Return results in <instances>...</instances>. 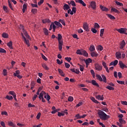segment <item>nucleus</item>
Here are the masks:
<instances>
[{
	"label": "nucleus",
	"mask_w": 127,
	"mask_h": 127,
	"mask_svg": "<svg viewBox=\"0 0 127 127\" xmlns=\"http://www.w3.org/2000/svg\"><path fill=\"white\" fill-rule=\"evenodd\" d=\"M98 115L99 116L100 118L102 121H107L108 119H110L111 117L109 115H106V113L104 112V111L102 110H99L98 112Z\"/></svg>",
	"instance_id": "obj_1"
},
{
	"label": "nucleus",
	"mask_w": 127,
	"mask_h": 127,
	"mask_svg": "<svg viewBox=\"0 0 127 127\" xmlns=\"http://www.w3.org/2000/svg\"><path fill=\"white\" fill-rule=\"evenodd\" d=\"M95 68L97 71H102L103 70V66L100 65L99 64H95Z\"/></svg>",
	"instance_id": "obj_2"
},
{
	"label": "nucleus",
	"mask_w": 127,
	"mask_h": 127,
	"mask_svg": "<svg viewBox=\"0 0 127 127\" xmlns=\"http://www.w3.org/2000/svg\"><path fill=\"white\" fill-rule=\"evenodd\" d=\"M21 29L23 31V33L24 34L25 36L27 37V38H29V35H28V34L27 33V32L24 30V27L22 26V25H20Z\"/></svg>",
	"instance_id": "obj_3"
},
{
	"label": "nucleus",
	"mask_w": 127,
	"mask_h": 127,
	"mask_svg": "<svg viewBox=\"0 0 127 127\" xmlns=\"http://www.w3.org/2000/svg\"><path fill=\"white\" fill-rule=\"evenodd\" d=\"M117 31L119 32L120 33L123 34L127 31V29L124 28H121L120 29H117Z\"/></svg>",
	"instance_id": "obj_4"
},
{
	"label": "nucleus",
	"mask_w": 127,
	"mask_h": 127,
	"mask_svg": "<svg viewBox=\"0 0 127 127\" xmlns=\"http://www.w3.org/2000/svg\"><path fill=\"white\" fill-rule=\"evenodd\" d=\"M119 64L120 67V68H121V69H124L125 68H127V65L124 64L123 62H122V61H119Z\"/></svg>",
	"instance_id": "obj_5"
},
{
	"label": "nucleus",
	"mask_w": 127,
	"mask_h": 127,
	"mask_svg": "<svg viewBox=\"0 0 127 127\" xmlns=\"http://www.w3.org/2000/svg\"><path fill=\"white\" fill-rule=\"evenodd\" d=\"M102 65L104 68H105V69L106 70V71L107 72V73H110V70H109V68L108 67V66H107V64L105 62H103Z\"/></svg>",
	"instance_id": "obj_6"
},
{
	"label": "nucleus",
	"mask_w": 127,
	"mask_h": 127,
	"mask_svg": "<svg viewBox=\"0 0 127 127\" xmlns=\"http://www.w3.org/2000/svg\"><path fill=\"white\" fill-rule=\"evenodd\" d=\"M118 63H119V61H118V60H116L114 62H111L109 66H116L118 65Z\"/></svg>",
	"instance_id": "obj_7"
},
{
	"label": "nucleus",
	"mask_w": 127,
	"mask_h": 127,
	"mask_svg": "<svg viewBox=\"0 0 127 127\" xmlns=\"http://www.w3.org/2000/svg\"><path fill=\"white\" fill-rule=\"evenodd\" d=\"M115 56L117 59H121L122 58V54L120 52H117Z\"/></svg>",
	"instance_id": "obj_8"
},
{
	"label": "nucleus",
	"mask_w": 127,
	"mask_h": 127,
	"mask_svg": "<svg viewBox=\"0 0 127 127\" xmlns=\"http://www.w3.org/2000/svg\"><path fill=\"white\" fill-rule=\"evenodd\" d=\"M83 27L85 31H89V25L87 23H85L83 24Z\"/></svg>",
	"instance_id": "obj_9"
},
{
	"label": "nucleus",
	"mask_w": 127,
	"mask_h": 127,
	"mask_svg": "<svg viewBox=\"0 0 127 127\" xmlns=\"http://www.w3.org/2000/svg\"><path fill=\"white\" fill-rule=\"evenodd\" d=\"M44 95H46V92L44 91H42L39 95V99L41 100V98H43V96H44Z\"/></svg>",
	"instance_id": "obj_10"
},
{
	"label": "nucleus",
	"mask_w": 127,
	"mask_h": 127,
	"mask_svg": "<svg viewBox=\"0 0 127 127\" xmlns=\"http://www.w3.org/2000/svg\"><path fill=\"white\" fill-rule=\"evenodd\" d=\"M125 46H126V42L123 40L120 44V49H123Z\"/></svg>",
	"instance_id": "obj_11"
},
{
	"label": "nucleus",
	"mask_w": 127,
	"mask_h": 127,
	"mask_svg": "<svg viewBox=\"0 0 127 127\" xmlns=\"http://www.w3.org/2000/svg\"><path fill=\"white\" fill-rule=\"evenodd\" d=\"M100 8L102 11H109V9L108 8H107L102 5L100 6Z\"/></svg>",
	"instance_id": "obj_12"
},
{
	"label": "nucleus",
	"mask_w": 127,
	"mask_h": 127,
	"mask_svg": "<svg viewBox=\"0 0 127 127\" xmlns=\"http://www.w3.org/2000/svg\"><path fill=\"white\" fill-rule=\"evenodd\" d=\"M75 1L76 2H78L79 3H80L83 6H86V3L84 1H83V0H75Z\"/></svg>",
	"instance_id": "obj_13"
},
{
	"label": "nucleus",
	"mask_w": 127,
	"mask_h": 127,
	"mask_svg": "<svg viewBox=\"0 0 127 127\" xmlns=\"http://www.w3.org/2000/svg\"><path fill=\"white\" fill-rule=\"evenodd\" d=\"M90 5L93 9H96V2L92 1L90 3Z\"/></svg>",
	"instance_id": "obj_14"
},
{
	"label": "nucleus",
	"mask_w": 127,
	"mask_h": 127,
	"mask_svg": "<svg viewBox=\"0 0 127 127\" xmlns=\"http://www.w3.org/2000/svg\"><path fill=\"white\" fill-rule=\"evenodd\" d=\"M90 54L92 57H97V56H99V54L97 53L96 52H92Z\"/></svg>",
	"instance_id": "obj_15"
},
{
	"label": "nucleus",
	"mask_w": 127,
	"mask_h": 127,
	"mask_svg": "<svg viewBox=\"0 0 127 127\" xmlns=\"http://www.w3.org/2000/svg\"><path fill=\"white\" fill-rule=\"evenodd\" d=\"M62 45H63V41L59 42V49L60 51H62Z\"/></svg>",
	"instance_id": "obj_16"
},
{
	"label": "nucleus",
	"mask_w": 127,
	"mask_h": 127,
	"mask_svg": "<svg viewBox=\"0 0 127 127\" xmlns=\"http://www.w3.org/2000/svg\"><path fill=\"white\" fill-rule=\"evenodd\" d=\"M70 8V6L67 4H64L63 6V9L64 10H68Z\"/></svg>",
	"instance_id": "obj_17"
},
{
	"label": "nucleus",
	"mask_w": 127,
	"mask_h": 127,
	"mask_svg": "<svg viewBox=\"0 0 127 127\" xmlns=\"http://www.w3.org/2000/svg\"><path fill=\"white\" fill-rule=\"evenodd\" d=\"M58 71H59V73L60 74V75L61 76H62L63 77H64L65 76V74H64V73L63 72V70H62L60 68H59L58 69Z\"/></svg>",
	"instance_id": "obj_18"
},
{
	"label": "nucleus",
	"mask_w": 127,
	"mask_h": 127,
	"mask_svg": "<svg viewBox=\"0 0 127 127\" xmlns=\"http://www.w3.org/2000/svg\"><path fill=\"white\" fill-rule=\"evenodd\" d=\"M91 83L93 86H96V87H98L99 88V84L96 82V80H92L91 81Z\"/></svg>",
	"instance_id": "obj_19"
},
{
	"label": "nucleus",
	"mask_w": 127,
	"mask_h": 127,
	"mask_svg": "<svg viewBox=\"0 0 127 127\" xmlns=\"http://www.w3.org/2000/svg\"><path fill=\"white\" fill-rule=\"evenodd\" d=\"M96 98L97 100H100V101H103L104 100V96H103V95H97Z\"/></svg>",
	"instance_id": "obj_20"
},
{
	"label": "nucleus",
	"mask_w": 127,
	"mask_h": 127,
	"mask_svg": "<svg viewBox=\"0 0 127 127\" xmlns=\"http://www.w3.org/2000/svg\"><path fill=\"white\" fill-rule=\"evenodd\" d=\"M85 62L86 65H89V64H90V63H92V59H91L90 58H88V59H87L85 61Z\"/></svg>",
	"instance_id": "obj_21"
},
{
	"label": "nucleus",
	"mask_w": 127,
	"mask_h": 127,
	"mask_svg": "<svg viewBox=\"0 0 127 127\" xmlns=\"http://www.w3.org/2000/svg\"><path fill=\"white\" fill-rule=\"evenodd\" d=\"M44 98L45 99H46L47 101H49L51 99L50 95L48 94H46L44 96Z\"/></svg>",
	"instance_id": "obj_22"
},
{
	"label": "nucleus",
	"mask_w": 127,
	"mask_h": 127,
	"mask_svg": "<svg viewBox=\"0 0 127 127\" xmlns=\"http://www.w3.org/2000/svg\"><path fill=\"white\" fill-rule=\"evenodd\" d=\"M81 55H83V56H85V57H88V53L86 52V51L82 50V53L81 54Z\"/></svg>",
	"instance_id": "obj_23"
},
{
	"label": "nucleus",
	"mask_w": 127,
	"mask_h": 127,
	"mask_svg": "<svg viewBox=\"0 0 127 127\" xmlns=\"http://www.w3.org/2000/svg\"><path fill=\"white\" fill-rule=\"evenodd\" d=\"M106 15H107V16H108V17L110 19H113V20L116 19V18L115 17V16H113L112 14H107Z\"/></svg>",
	"instance_id": "obj_24"
},
{
	"label": "nucleus",
	"mask_w": 127,
	"mask_h": 127,
	"mask_svg": "<svg viewBox=\"0 0 127 127\" xmlns=\"http://www.w3.org/2000/svg\"><path fill=\"white\" fill-rule=\"evenodd\" d=\"M63 37H62V35H61V34H58V40L59 41V42H62V41H61V39H62Z\"/></svg>",
	"instance_id": "obj_25"
},
{
	"label": "nucleus",
	"mask_w": 127,
	"mask_h": 127,
	"mask_svg": "<svg viewBox=\"0 0 127 127\" xmlns=\"http://www.w3.org/2000/svg\"><path fill=\"white\" fill-rule=\"evenodd\" d=\"M7 45L10 49H12V42L10 41L9 42L7 43Z\"/></svg>",
	"instance_id": "obj_26"
},
{
	"label": "nucleus",
	"mask_w": 127,
	"mask_h": 127,
	"mask_svg": "<svg viewBox=\"0 0 127 127\" xmlns=\"http://www.w3.org/2000/svg\"><path fill=\"white\" fill-rule=\"evenodd\" d=\"M2 37L3 38H8V34H7L6 33H3L2 34Z\"/></svg>",
	"instance_id": "obj_27"
},
{
	"label": "nucleus",
	"mask_w": 127,
	"mask_h": 127,
	"mask_svg": "<svg viewBox=\"0 0 127 127\" xmlns=\"http://www.w3.org/2000/svg\"><path fill=\"white\" fill-rule=\"evenodd\" d=\"M111 11H114V12H116V13H119L120 11L119 10L115 8H111Z\"/></svg>",
	"instance_id": "obj_28"
},
{
	"label": "nucleus",
	"mask_w": 127,
	"mask_h": 127,
	"mask_svg": "<svg viewBox=\"0 0 127 127\" xmlns=\"http://www.w3.org/2000/svg\"><path fill=\"white\" fill-rule=\"evenodd\" d=\"M78 66H79V69L80 71H81V72H83V71H84V66L80 64H78Z\"/></svg>",
	"instance_id": "obj_29"
},
{
	"label": "nucleus",
	"mask_w": 127,
	"mask_h": 127,
	"mask_svg": "<svg viewBox=\"0 0 127 127\" xmlns=\"http://www.w3.org/2000/svg\"><path fill=\"white\" fill-rule=\"evenodd\" d=\"M115 2L117 4V5H119V6H123V5H124V4H123V3H121L117 0H115Z\"/></svg>",
	"instance_id": "obj_30"
},
{
	"label": "nucleus",
	"mask_w": 127,
	"mask_h": 127,
	"mask_svg": "<svg viewBox=\"0 0 127 127\" xmlns=\"http://www.w3.org/2000/svg\"><path fill=\"white\" fill-rule=\"evenodd\" d=\"M119 122L122 125H125L126 124V121L122 118L119 119Z\"/></svg>",
	"instance_id": "obj_31"
},
{
	"label": "nucleus",
	"mask_w": 127,
	"mask_h": 127,
	"mask_svg": "<svg viewBox=\"0 0 127 127\" xmlns=\"http://www.w3.org/2000/svg\"><path fill=\"white\" fill-rule=\"evenodd\" d=\"M8 126H9V127H15V124H13V123H12V122H8Z\"/></svg>",
	"instance_id": "obj_32"
},
{
	"label": "nucleus",
	"mask_w": 127,
	"mask_h": 127,
	"mask_svg": "<svg viewBox=\"0 0 127 127\" xmlns=\"http://www.w3.org/2000/svg\"><path fill=\"white\" fill-rule=\"evenodd\" d=\"M96 77H97L98 80H100V82H103V78H102V76H101V75L97 74L96 75Z\"/></svg>",
	"instance_id": "obj_33"
},
{
	"label": "nucleus",
	"mask_w": 127,
	"mask_h": 127,
	"mask_svg": "<svg viewBox=\"0 0 127 127\" xmlns=\"http://www.w3.org/2000/svg\"><path fill=\"white\" fill-rule=\"evenodd\" d=\"M27 8V6L26 5V4H24L23 5V9H22V11L23 13L25 12V10Z\"/></svg>",
	"instance_id": "obj_34"
},
{
	"label": "nucleus",
	"mask_w": 127,
	"mask_h": 127,
	"mask_svg": "<svg viewBox=\"0 0 127 127\" xmlns=\"http://www.w3.org/2000/svg\"><path fill=\"white\" fill-rule=\"evenodd\" d=\"M89 50L90 51H91V52H93V51H95V46H91L90 47V48H89Z\"/></svg>",
	"instance_id": "obj_35"
},
{
	"label": "nucleus",
	"mask_w": 127,
	"mask_h": 127,
	"mask_svg": "<svg viewBox=\"0 0 127 127\" xmlns=\"http://www.w3.org/2000/svg\"><path fill=\"white\" fill-rule=\"evenodd\" d=\"M91 101H93L94 102V103H96V104H99V101H98L97 100H96V99H95L94 98V97H92L91 98Z\"/></svg>",
	"instance_id": "obj_36"
},
{
	"label": "nucleus",
	"mask_w": 127,
	"mask_h": 127,
	"mask_svg": "<svg viewBox=\"0 0 127 127\" xmlns=\"http://www.w3.org/2000/svg\"><path fill=\"white\" fill-rule=\"evenodd\" d=\"M5 99H7V100H9V101H11L12 99H13V97L11 96L7 95L5 97Z\"/></svg>",
	"instance_id": "obj_37"
},
{
	"label": "nucleus",
	"mask_w": 127,
	"mask_h": 127,
	"mask_svg": "<svg viewBox=\"0 0 127 127\" xmlns=\"http://www.w3.org/2000/svg\"><path fill=\"white\" fill-rule=\"evenodd\" d=\"M42 66L43 67H44L45 70H49V68H48V67H47V65H46V64H42Z\"/></svg>",
	"instance_id": "obj_38"
},
{
	"label": "nucleus",
	"mask_w": 127,
	"mask_h": 127,
	"mask_svg": "<svg viewBox=\"0 0 127 127\" xmlns=\"http://www.w3.org/2000/svg\"><path fill=\"white\" fill-rule=\"evenodd\" d=\"M44 33H45V35H48L49 34V32L48 30L46 28L44 29Z\"/></svg>",
	"instance_id": "obj_39"
},
{
	"label": "nucleus",
	"mask_w": 127,
	"mask_h": 127,
	"mask_svg": "<svg viewBox=\"0 0 127 127\" xmlns=\"http://www.w3.org/2000/svg\"><path fill=\"white\" fill-rule=\"evenodd\" d=\"M83 52V50H77L76 51V54H78L79 55H82V53Z\"/></svg>",
	"instance_id": "obj_40"
},
{
	"label": "nucleus",
	"mask_w": 127,
	"mask_h": 127,
	"mask_svg": "<svg viewBox=\"0 0 127 127\" xmlns=\"http://www.w3.org/2000/svg\"><path fill=\"white\" fill-rule=\"evenodd\" d=\"M24 41L28 46H29V40H27L26 38H24Z\"/></svg>",
	"instance_id": "obj_41"
},
{
	"label": "nucleus",
	"mask_w": 127,
	"mask_h": 127,
	"mask_svg": "<svg viewBox=\"0 0 127 127\" xmlns=\"http://www.w3.org/2000/svg\"><path fill=\"white\" fill-rule=\"evenodd\" d=\"M106 89H108V90H112V91H114V90H115V88L111 86H107L106 87Z\"/></svg>",
	"instance_id": "obj_42"
},
{
	"label": "nucleus",
	"mask_w": 127,
	"mask_h": 127,
	"mask_svg": "<svg viewBox=\"0 0 127 127\" xmlns=\"http://www.w3.org/2000/svg\"><path fill=\"white\" fill-rule=\"evenodd\" d=\"M8 3L10 9L13 10V8L12 7V5H11V3H10V1L9 0H8Z\"/></svg>",
	"instance_id": "obj_43"
},
{
	"label": "nucleus",
	"mask_w": 127,
	"mask_h": 127,
	"mask_svg": "<svg viewBox=\"0 0 127 127\" xmlns=\"http://www.w3.org/2000/svg\"><path fill=\"white\" fill-rule=\"evenodd\" d=\"M102 77L103 79V82H104V83H107V78L106 77V76H105V75L102 74Z\"/></svg>",
	"instance_id": "obj_44"
},
{
	"label": "nucleus",
	"mask_w": 127,
	"mask_h": 127,
	"mask_svg": "<svg viewBox=\"0 0 127 127\" xmlns=\"http://www.w3.org/2000/svg\"><path fill=\"white\" fill-rule=\"evenodd\" d=\"M3 9L4 10V11H5V12H8V9L7 8V6H3Z\"/></svg>",
	"instance_id": "obj_45"
},
{
	"label": "nucleus",
	"mask_w": 127,
	"mask_h": 127,
	"mask_svg": "<svg viewBox=\"0 0 127 127\" xmlns=\"http://www.w3.org/2000/svg\"><path fill=\"white\" fill-rule=\"evenodd\" d=\"M103 49V46H102L101 45H99L97 47V50H100V51H102Z\"/></svg>",
	"instance_id": "obj_46"
},
{
	"label": "nucleus",
	"mask_w": 127,
	"mask_h": 127,
	"mask_svg": "<svg viewBox=\"0 0 127 127\" xmlns=\"http://www.w3.org/2000/svg\"><path fill=\"white\" fill-rule=\"evenodd\" d=\"M31 11H32V13H33L34 14H35V13H36L37 12V9L33 8V9H32Z\"/></svg>",
	"instance_id": "obj_47"
},
{
	"label": "nucleus",
	"mask_w": 127,
	"mask_h": 127,
	"mask_svg": "<svg viewBox=\"0 0 127 127\" xmlns=\"http://www.w3.org/2000/svg\"><path fill=\"white\" fill-rule=\"evenodd\" d=\"M70 4H71L72 6H76V3L74 0L70 1Z\"/></svg>",
	"instance_id": "obj_48"
},
{
	"label": "nucleus",
	"mask_w": 127,
	"mask_h": 127,
	"mask_svg": "<svg viewBox=\"0 0 127 127\" xmlns=\"http://www.w3.org/2000/svg\"><path fill=\"white\" fill-rule=\"evenodd\" d=\"M59 21V22H61L63 25H66V24L65 23V21H64V20L60 19Z\"/></svg>",
	"instance_id": "obj_49"
},
{
	"label": "nucleus",
	"mask_w": 127,
	"mask_h": 127,
	"mask_svg": "<svg viewBox=\"0 0 127 127\" xmlns=\"http://www.w3.org/2000/svg\"><path fill=\"white\" fill-rule=\"evenodd\" d=\"M67 13H70V14H71V15H73V14H74V12L71 11V9H70V8L67 10Z\"/></svg>",
	"instance_id": "obj_50"
},
{
	"label": "nucleus",
	"mask_w": 127,
	"mask_h": 127,
	"mask_svg": "<svg viewBox=\"0 0 127 127\" xmlns=\"http://www.w3.org/2000/svg\"><path fill=\"white\" fill-rule=\"evenodd\" d=\"M0 53H6V51H5V50L0 48Z\"/></svg>",
	"instance_id": "obj_51"
},
{
	"label": "nucleus",
	"mask_w": 127,
	"mask_h": 127,
	"mask_svg": "<svg viewBox=\"0 0 127 127\" xmlns=\"http://www.w3.org/2000/svg\"><path fill=\"white\" fill-rule=\"evenodd\" d=\"M73 13H75L77 11V8L76 7H72V11Z\"/></svg>",
	"instance_id": "obj_52"
},
{
	"label": "nucleus",
	"mask_w": 127,
	"mask_h": 127,
	"mask_svg": "<svg viewBox=\"0 0 127 127\" xmlns=\"http://www.w3.org/2000/svg\"><path fill=\"white\" fill-rule=\"evenodd\" d=\"M94 28H100V25L98 23H95Z\"/></svg>",
	"instance_id": "obj_53"
},
{
	"label": "nucleus",
	"mask_w": 127,
	"mask_h": 127,
	"mask_svg": "<svg viewBox=\"0 0 127 127\" xmlns=\"http://www.w3.org/2000/svg\"><path fill=\"white\" fill-rule=\"evenodd\" d=\"M117 83L118 84H121V85H125V81L117 80Z\"/></svg>",
	"instance_id": "obj_54"
},
{
	"label": "nucleus",
	"mask_w": 127,
	"mask_h": 127,
	"mask_svg": "<svg viewBox=\"0 0 127 127\" xmlns=\"http://www.w3.org/2000/svg\"><path fill=\"white\" fill-rule=\"evenodd\" d=\"M31 90H33V88H34L35 83H34V82H32L31 83Z\"/></svg>",
	"instance_id": "obj_55"
},
{
	"label": "nucleus",
	"mask_w": 127,
	"mask_h": 127,
	"mask_svg": "<svg viewBox=\"0 0 127 127\" xmlns=\"http://www.w3.org/2000/svg\"><path fill=\"white\" fill-rule=\"evenodd\" d=\"M64 66L65 68H69L70 67V64L67 63H64Z\"/></svg>",
	"instance_id": "obj_56"
},
{
	"label": "nucleus",
	"mask_w": 127,
	"mask_h": 127,
	"mask_svg": "<svg viewBox=\"0 0 127 127\" xmlns=\"http://www.w3.org/2000/svg\"><path fill=\"white\" fill-rule=\"evenodd\" d=\"M73 97L72 96H70L68 98V102H73Z\"/></svg>",
	"instance_id": "obj_57"
},
{
	"label": "nucleus",
	"mask_w": 127,
	"mask_h": 127,
	"mask_svg": "<svg viewBox=\"0 0 127 127\" xmlns=\"http://www.w3.org/2000/svg\"><path fill=\"white\" fill-rule=\"evenodd\" d=\"M31 5L33 7H38V6L37 5V2H36V4L31 3Z\"/></svg>",
	"instance_id": "obj_58"
},
{
	"label": "nucleus",
	"mask_w": 127,
	"mask_h": 127,
	"mask_svg": "<svg viewBox=\"0 0 127 127\" xmlns=\"http://www.w3.org/2000/svg\"><path fill=\"white\" fill-rule=\"evenodd\" d=\"M38 96L36 94H34V96L32 97V100L34 102L35 100H36V98H37Z\"/></svg>",
	"instance_id": "obj_59"
},
{
	"label": "nucleus",
	"mask_w": 127,
	"mask_h": 127,
	"mask_svg": "<svg viewBox=\"0 0 127 127\" xmlns=\"http://www.w3.org/2000/svg\"><path fill=\"white\" fill-rule=\"evenodd\" d=\"M64 113H61L60 112H58V117H63L64 116Z\"/></svg>",
	"instance_id": "obj_60"
},
{
	"label": "nucleus",
	"mask_w": 127,
	"mask_h": 127,
	"mask_svg": "<svg viewBox=\"0 0 127 127\" xmlns=\"http://www.w3.org/2000/svg\"><path fill=\"white\" fill-rule=\"evenodd\" d=\"M65 60H66L67 62H70V61L72 60V59H71V58L66 57L65 58Z\"/></svg>",
	"instance_id": "obj_61"
},
{
	"label": "nucleus",
	"mask_w": 127,
	"mask_h": 127,
	"mask_svg": "<svg viewBox=\"0 0 127 127\" xmlns=\"http://www.w3.org/2000/svg\"><path fill=\"white\" fill-rule=\"evenodd\" d=\"M42 58H43V59L44 60H45V61H47V60H48L46 57L45 56H44V55H43V54H42Z\"/></svg>",
	"instance_id": "obj_62"
},
{
	"label": "nucleus",
	"mask_w": 127,
	"mask_h": 127,
	"mask_svg": "<svg viewBox=\"0 0 127 127\" xmlns=\"http://www.w3.org/2000/svg\"><path fill=\"white\" fill-rule=\"evenodd\" d=\"M9 94L10 95H11L13 96H15V95H16L15 92H14V91H10V92H9Z\"/></svg>",
	"instance_id": "obj_63"
},
{
	"label": "nucleus",
	"mask_w": 127,
	"mask_h": 127,
	"mask_svg": "<svg viewBox=\"0 0 127 127\" xmlns=\"http://www.w3.org/2000/svg\"><path fill=\"white\" fill-rule=\"evenodd\" d=\"M74 118H76L77 119H81V116H80V114H77Z\"/></svg>",
	"instance_id": "obj_64"
}]
</instances>
